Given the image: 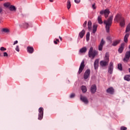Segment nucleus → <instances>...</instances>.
Segmentation results:
<instances>
[{
  "instance_id": "nucleus-1",
  "label": "nucleus",
  "mask_w": 130,
  "mask_h": 130,
  "mask_svg": "<svg viewBox=\"0 0 130 130\" xmlns=\"http://www.w3.org/2000/svg\"><path fill=\"white\" fill-rule=\"evenodd\" d=\"M113 20V16H110L107 20H104V24L106 25V31L107 33H109L110 32V27L112 25V21Z\"/></svg>"
},
{
  "instance_id": "nucleus-2",
  "label": "nucleus",
  "mask_w": 130,
  "mask_h": 130,
  "mask_svg": "<svg viewBox=\"0 0 130 130\" xmlns=\"http://www.w3.org/2000/svg\"><path fill=\"white\" fill-rule=\"evenodd\" d=\"M109 62V53H106L105 54L104 59L100 61V66H101V67H106V66H108Z\"/></svg>"
},
{
  "instance_id": "nucleus-3",
  "label": "nucleus",
  "mask_w": 130,
  "mask_h": 130,
  "mask_svg": "<svg viewBox=\"0 0 130 130\" xmlns=\"http://www.w3.org/2000/svg\"><path fill=\"white\" fill-rule=\"evenodd\" d=\"M98 54V51L93 50V47H91L88 51V56L91 59H94L95 56Z\"/></svg>"
},
{
  "instance_id": "nucleus-4",
  "label": "nucleus",
  "mask_w": 130,
  "mask_h": 130,
  "mask_svg": "<svg viewBox=\"0 0 130 130\" xmlns=\"http://www.w3.org/2000/svg\"><path fill=\"white\" fill-rule=\"evenodd\" d=\"M100 14L101 15H104L106 18H108L109 14H110V11L109 9H106L105 10H102L100 11Z\"/></svg>"
},
{
  "instance_id": "nucleus-5",
  "label": "nucleus",
  "mask_w": 130,
  "mask_h": 130,
  "mask_svg": "<svg viewBox=\"0 0 130 130\" xmlns=\"http://www.w3.org/2000/svg\"><path fill=\"white\" fill-rule=\"evenodd\" d=\"M108 72L109 74H110V75L112 74V73H113V62H111L110 63L108 69Z\"/></svg>"
},
{
  "instance_id": "nucleus-6",
  "label": "nucleus",
  "mask_w": 130,
  "mask_h": 130,
  "mask_svg": "<svg viewBox=\"0 0 130 130\" xmlns=\"http://www.w3.org/2000/svg\"><path fill=\"white\" fill-rule=\"evenodd\" d=\"M84 69H85V62L84 61H82L79 67L78 74H81V73L83 72Z\"/></svg>"
},
{
  "instance_id": "nucleus-7",
  "label": "nucleus",
  "mask_w": 130,
  "mask_h": 130,
  "mask_svg": "<svg viewBox=\"0 0 130 130\" xmlns=\"http://www.w3.org/2000/svg\"><path fill=\"white\" fill-rule=\"evenodd\" d=\"M130 57V51H127L125 53V57L123 58V61H128Z\"/></svg>"
},
{
  "instance_id": "nucleus-8",
  "label": "nucleus",
  "mask_w": 130,
  "mask_h": 130,
  "mask_svg": "<svg viewBox=\"0 0 130 130\" xmlns=\"http://www.w3.org/2000/svg\"><path fill=\"white\" fill-rule=\"evenodd\" d=\"M80 100L82 101L85 104H88L89 103V100L86 96H84L82 95H80Z\"/></svg>"
},
{
  "instance_id": "nucleus-9",
  "label": "nucleus",
  "mask_w": 130,
  "mask_h": 130,
  "mask_svg": "<svg viewBox=\"0 0 130 130\" xmlns=\"http://www.w3.org/2000/svg\"><path fill=\"white\" fill-rule=\"evenodd\" d=\"M97 90V86L96 85L93 84L90 87V91L91 94H95L96 93V91Z\"/></svg>"
},
{
  "instance_id": "nucleus-10",
  "label": "nucleus",
  "mask_w": 130,
  "mask_h": 130,
  "mask_svg": "<svg viewBox=\"0 0 130 130\" xmlns=\"http://www.w3.org/2000/svg\"><path fill=\"white\" fill-rule=\"evenodd\" d=\"M105 41L103 39H102L100 44L99 46V50L100 51H102L104 45L105 44Z\"/></svg>"
},
{
  "instance_id": "nucleus-11",
  "label": "nucleus",
  "mask_w": 130,
  "mask_h": 130,
  "mask_svg": "<svg viewBox=\"0 0 130 130\" xmlns=\"http://www.w3.org/2000/svg\"><path fill=\"white\" fill-rule=\"evenodd\" d=\"M90 73H91V71L90 70H87L84 75V78L85 80H87V79L90 77Z\"/></svg>"
},
{
  "instance_id": "nucleus-12",
  "label": "nucleus",
  "mask_w": 130,
  "mask_h": 130,
  "mask_svg": "<svg viewBox=\"0 0 130 130\" xmlns=\"http://www.w3.org/2000/svg\"><path fill=\"white\" fill-rule=\"evenodd\" d=\"M124 18L120 16L119 14H117L115 16L114 21H116V22H119L121 21V20H123Z\"/></svg>"
},
{
  "instance_id": "nucleus-13",
  "label": "nucleus",
  "mask_w": 130,
  "mask_h": 130,
  "mask_svg": "<svg viewBox=\"0 0 130 130\" xmlns=\"http://www.w3.org/2000/svg\"><path fill=\"white\" fill-rule=\"evenodd\" d=\"M99 67V59H96L95 60L94 62V68L95 70H98Z\"/></svg>"
},
{
  "instance_id": "nucleus-14",
  "label": "nucleus",
  "mask_w": 130,
  "mask_h": 130,
  "mask_svg": "<svg viewBox=\"0 0 130 130\" xmlns=\"http://www.w3.org/2000/svg\"><path fill=\"white\" fill-rule=\"evenodd\" d=\"M106 92L109 94H112L114 93V89L113 87H110L107 89Z\"/></svg>"
},
{
  "instance_id": "nucleus-15",
  "label": "nucleus",
  "mask_w": 130,
  "mask_h": 130,
  "mask_svg": "<svg viewBox=\"0 0 130 130\" xmlns=\"http://www.w3.org/2000/svg\"><path fill=\"white\" fill-rule=\"evenodd\" d=\"M124 48V43H122L119 48L118 49V51L119 53H122Z\"/></svg>"
},
{
  "instance_id": "nucleus-16",
  "label": "nucleus",
  "mask_w": 130,
  "mask_h": 130,
  "mask_svg": "<svg viewBox=\"0 0 130 130\" xmlns=\"http://www.w3.org/2000/svg\"><path fill=\"white\" fill-rule=\"evenodd\" d=\"M87 52V47H84L80 49L79 53H86Z\"/></svg>"
},
{
  "instance_id": "nucleus-17",
  "label": "nucleus",
  "mask_w": 130,
  "mask_h": 130,
  "mask_svg": "<svg viewBox=\"0 0 130 130\" xmlns=\"http://www.w3.org/2000/svg\"><path fill=\"white\" fill-rule=\"evenodd\" d=\"M86 33V31L85 30L83 29L79 34V36L80 37V38H83L84 37V36L85 35Z\"/></svg>"
},
{
  "instance_id": "nucleus-18",
  "label": "nucleus",
  "mask_w": 130,
  "mask_h": 130,
  "mask_svg": "<svg viewBox=\"0 0 130 130\" xmlns=\"http://www.w3.org/2000/svg\"><path fill=\"white\" fill-rule=\"evenodd\" d=\"M97 27H98L97 24H93L92 29L93 34H95V33H96V31H97Z\"/></svg>"
},
{
  "instance_id": "nucleus-19",
  "label": "nucleus",
  "mask_w": 130,
  "mask_h": 130,
  "mask_svg": "<svg viewBox=\"0 0 130 130\" xmlns=\"http://www.w3.org/2000/svg\"><path fill=\"white\" fill-rule=\"evenodd\" d=\"M10 11H11L12 12H16L17 9L16 8V7L13 5H11L9 7Z\"/></svg>"
},
{
  "instance_id": "nucleus-20",
  "label": "nucleus",
  "mask_w": 130,
  "mask_h": 130,
  "mask_svg": "<svg viewBox=\"0 0 130 130\" xmlns=\"http://www.w3.org/2000/svg\"><path fill=\"white\" fill-rule=\"evenodd\" d=\"M87 25L89 31H91L92 30V22L90 20L88 21Z\"/></svg>"
},
{
  "instance_id": "nucleus-21",
  "label": "nucleus",
  "mask_w": 130,
  "mask_h": 130,
  "mask_svg": "<svg viewBox=\"0 0 130 130\" xmlns=\"http://www.w3.org/2000/svg\"><path fill=\"white\" fill-rule=\"evenodd\" d=\"M71 7H72L71 1L70 0H68L67 3V8L68 10H70L71 9Z\"/></svg>"
},
{
  "instance_id": "nucleus-22",
  "label": "nucleus",
  "mask_w": 130,
  "mask_h": 130,
  "mask_svg": "<svg viewBox=\"0 0 130 130\" xmlns=\"http://www.w3.org/2000/svg\"><path fill=\"white\" fill-rule=\"evenodd\" d=\"M98 21L99 24H103V21H102V16L101 15L98 16Z\"/></svg>"
},
{
  "instance_id": "nucleus-23",
  "label": "nucleus",
  "mask_w": 130,
  "mask_h": 130,
  "mask_svg": "<svg viewBox=\"0 0 130 130\" xmlns=\"http://www.w3.org/2000/svg\"><path fill=\"white\" fill-rule=\"evenodd\" d=\"M81 89L83 92V93H86L87 92V87L85 86L82 85L81 87Z\"/></svg>"
},
{
  "instance_id": "nucleus-24",
  "label": "nucleus",
  "mask_w": 130,
  "mask_h": 130,
  "mask_svg": "<svg viewBox=\"0 0 130 130\" xmlns=\"http://www.w3.org/2000/svg\"><path fill=\"white\" fill-rule=\"evenodd\" d=\"M124 25H125V22L124 21V19L123 18L120 21V26L121 27L124 26Z\"/></svg>"
},
{
  "instance_id": "nucleus-25",
  "label": "nucleus",
  "mask_w": 130,
  "mask_h": 130,
  "mask_svg": "<svg viewBox=\"0 0 130 130\" xmlns=\"http://www.w3.org/2000/svg\"><path fill=\"white\" fill-rule=\"evenodd\" d=\"M128 36H129V34H128V33H127L125 35V36L124 37V42H126V43L127 42V41H128L127 39L128 38Z\"/></svg>"
},
{
  "instance_id": "nucleus-26",
  "label": "nucleus",
  "mask_w": 130,
  "mask_h": 130,
  "mask_svg": "<svg viewBox=\"0 0 130 130\" xmlns=\"http://www.w3.org/2000/svg\"><path fill=\"white\" fill-rule=\"evenodd\" d=\"M27 49L29 53H33V47H27Z\"/></svg>"
},
{
  "instance_id": "nucleus-27",
  "label": "nucleus",
  "mask_w": 130,
  "mask_h": 130,
  "mask_svg": "<svg viewBox=\"0 0 130 130\" xmlns=\"http://www.w3.org/2000/svg\"><path fill=\"white\" fill-rule=\"evenodd\" d=\"M124 80H125V81H130V75H126L124 77Z\"/></svg>"
},
{
  "instance_id": "nucleus-28",
  "label": "nucleus",
  "mask_w": 130,
  "mask_h": 130,
  "mask_svg": "<svg viewBox=\"0 0 130 130\" xmlns=\"http://www.w3.org/2000/svg\"><path fill=\"white\" fill-rule=\"evenodd\" d=\"M129 31H130V23H129L127 25V26L126 28L125 32H126V33H127V32H129Z\"/></svg>"
},
{
  "instance_id": "nucleus-29",
  "label": "nucleus",
  "mask_w": 130,
  "mask_h": 130,
  "mask_svg": "<svg viewBox=\"0 0 130 130\" xmlns=\"http://www.w3.org/2000/svg\"><path fill=\"white\" fill-rule=\"evenodd\" d=\"M119 41H115L112 43V45L113 46H116V45H117V44H119Z\"/></svg>"
},
{
  "instance_id": "nucleus-30",
  "label": "nucleus",
  "mask_w": 130,
  "mask_h": 130,
  "mask_svg": "<svg viewBox=\"0 0 130 130\" xmlns=\"http://www.w3.org/2000/svg\"><path fill=\"white\" fill-rule=\"evenodd\" d=\"M4 7H5V8H9V7H10V6H11V3H4Z\"/></svg>"
},
{
  "instance_id": "nucleus-31",
  "label": "nucleus",
  "mask_w": 130,
  "mask_h": 130,
  "mask_svg": "<svg viewBox=\"0 0 130 130\" xmlns=\"http://www.w3.org/2000/svg\"><path fill=\"white\" fill-rule=\"evenodd\" d=\"M2 32H4L5 33H9L10 32V30L7 28H3L2 29Z\"/></svg>"
},
{
  "instance_id": "nucleus-32",
  "label": "nucleus",
  "mask_w": 130,
  "mask_h": 130,
  "mask_svg": "<svg viewBox=\"0 0 130 130\" xmlns=\"http://www.w3.org/2000/svg\"><path fill=\"white\" fill-rule=\"evenodd\" d=\"M86 40L87 41H88V40H90V32H88L86 34Z\"/></svg>"
},
{
  "instance_id": "nucleus-33",
  "label": "nucleus",
  "mask_w": 130,
  "mask_h": 130,
  "mask_svg": "<svg viewBox=\"0 0 130 130\" xmlns=\"http://www.w3.org/2000/svg\"><path fill=\"white\" fill-rule=\"evenodd\" d=\"M43 111H44L43 108H40L39 109V112L41 114H43Z\"/></svg>"
},
{
  "instance_id": "nucleus-34",
  "label": "nucleus",
  "mask_w": 130,
  "mask_h": 130,
  "mask_svg": "<svg viewBox=\"0 0 130 130\" xmlns=\"http://www.w3.org/2000/svg\"><path fill=\"white\" fill-rule=\"evenodd\" d=\"M23 26L24 28H25V29H27V28H29V24H28L27 23H24L23 24Z\"/></svg>"
},
{
  "instance_id": "nucleus-35",
  "label": "nucleus",
  "mask_w": 130,
  "mask_h": 130,
  "mask_svg": "<svg viewBox=\"0 0 130 130\" xmlns=\"http://www.w3.org/2000/svg\"><path fill=\"white\" fill-rule=\"evenodd\" d=\"M118 69L119 71H122V67L121 66V63H119L118 64Z\"/></svg>"
},
{
  "instance_id": "nucleus-36",
  "label": "nucleus",
  "mask_w": 130,
  "mask_h": 130,
  "mask_svg": "<svg viewBox=\"0 0 130 130\" xmlns=\"http://www.w3.org/2000/svg\"><path fill=\"white\" fill-rule=\"evenodd\" d=\"M75 96H76V94L74 93H72L70 94V98H71V99H73V98H74Z\"/></svg>"
},
{
  "instance_id": "nucleus-37",
  "label": "nucleus",
  "mask_w": 130,
  "mask_h": 130,
  "mask_svg": "<svg viewBox=\"0 0 130 130\" xmlns=\"http://www.w3.org/2000/svg\"><path fill=\"white\" fill-rule=\"evenodd\" d=\"M43 118V114H39L38 119H39V120H41V119H42Z\"/></svg>"
},
{
  "instance_id": "nucleus-38",
  "label": "nucleus",
  "mask_w": 130,
  "mask_h": 130,
  "mask_svg": "<svg viewBox=\"0 0 130 130\" xmlns=\"http://www.w3.org/2000/svg\"><path fill=\"white\" fill-rule=\"evenodd\" d=\"M0 50H1V51H5L7 50V49L5 48L4 47H2L0 48Z\"/></svg>"
},
{
  "instance_id": "nucleus-39",
  "label": "nucleus",
  "mask_w": 130,
  "mask_h": 130,
  "mask_svg": "<svg viewBox=\"0 0 130 130\" xmlns=\"http://www.w3.org/2000/svg\"><path fill=\"white\" fill-rule=\"evenodd\" d=\"M120 129H121V130H126V129H127V128H126V127L122 126H121V127H120Z\"/></svg>"
},
{
  "instance_id": "nucleus-40",
  "label": "nucleus",
  "mask_w": 130,
  "mask_h": 130,
  "mask_svg": "<svg viewBox=\"0 0 130 130\" xmlns=\"http://www.w3.org/2000/svg\"><path fill=\"white\" fill-rule=\"evenodd\" d=\"M15 50H16V51H18V52H19V51H20V49L19 48V46H16Z\"/></svg>"
},
{
  "instance_id": "nucleus-41",
  "label": "nucleus",
  "mask_w": 130,
  "mask_h": 130,
  "mask_svg": "<svg viewBox=\"0 0 130 130\" xmlns=\"http://www.w3.org/2000/svg\"><path fill=\"white\" fill-rule=\"evenodd\" d=\"M86 26H87V21H85L84 22V23H83V27H84V28H85L86 27Z\"/></svg>"
},
{
  "instance_id": "nucleus-42",
  "label": "nucleus",
  "mask_w": 130,
  "mask_h": 130,
  "mask_svg": "<svg viewBox=\"0 0 130 130\" xmlns=\"http://www.w3.org/2000/svg\"><path fill=\"white\" fill-rule=\"evenodd\" d=\"M107 40H108L109 41H110V40H111V37H110V36H108L107 37Z\"/></svg>"
},
{
  "instance_id": "nucleus-43",
  "label": "nucleus",
  "mask_w": 130,
  "mask_h": 130,
  "mask_svg": "<svg viewBox=\"0 0 130 130\" xmlns=\"http://www.w3.org/2000/svg\"><path fill=\"white\" fill-rule=\"evenodd\" d=\"M80 2H81V0H75V3H76V4H79L80 3Z\"/></svg>"
},
{
  "instance_id": "nucleus-44",
  "label": "nucleus",
  "mask_w": 130,
  "mask_h": 130,
  "mask_svg": "<svg viewBox=\"0 0 130 130\" xmlns=\"http://www.w3.org/2000/svg\"><path fill=\"white\" fill-rule=\"evenodd\" d=\"M92 9H93V10H95L96 9V7H95V4H93L92 5Z\"/></svg>"
},
{
  "instance_id": "nucleus-45",
  "label": "nucleus",
  "mask_w": 130,
  "mask_h": 130,
  "mask_svg": "<svg viewBox=\"0 0 130 130\" xmlns=\"http://www.w3.org/2000/svg\"><path fill=\"white\" fill-rule=\"evenodd\" d=\"M8 53L7 52H4V56L6 57V56H8Z\"/></svg>"
},
{
  "instance_id": "nucleus-46",
  "label": "nucleus",
  "mask_w": 130,
  "mask_h": 130,
  "mask_svg": "<svg viewBox=\"0 0 130 130\" xmlns=\"http://www.w3.org/2000/svg\"><path fill=\"white\" fill-rule=\"evenodd\" d=\"M18 41H15L14 42L13 45H16V44H17Z\"/></svg>"
},
{
  "instance_id": "nucleus-47",
  "label": "nucleus",
  "mask_w": 130,
  "mask_h": 130,
  "mask_svg": "<svg viewBox=\"0 0 130 130\" xmlns=\"http://www.w3.org/2000/svg\"><path fill=\"white\" fill-rule=\"evenodd\" d=\"M3 13V8L2 7H0V14H2Z\"/></svg>"
},
{
  "instance_id": "nucleus-48",
  "label": "nucleus",
  "mask_w": 130,
  "mask_h": 130,
  "mask_svg": "<svg viewBox=\"0 0 130 130\" xmlns=\"http://www.w3.org/2000/svg\"><path fill=\"white\" fill-rule=\"evenodd\" d=\"M59 38L60 41H62V38H61V37L59 36Z\"/></svg>"
},
{
  "instance_id": "nucleus-49",
  "label": "nucleus",
  "mask_w": 130,
  "mask_h": 130,
  "mask_svg": "<svg viewBox=\"0 0 130 130\" xmlns=\"http://www.w3.org/2000/svg\"><path fill=\"white\" fill-rule=\"evenodd\" d=\"M54 44H57V42L56 41H54Z\"/></svg>"
},
{
  "instance_id": "nucleus-50",
  "label": "nucleus",
  "mask_w": 130,
  "mask_h": 130,
  "mask_svg": "<svg viewBox=\"0 0 130 130\" xmlns=\"http://www.w3.org/2000/svg\"><path fill=\"white\" fill-rule=\"evenodd\" d=\"M56 41L57 42H59V40H58V39H56Z\"/></svg>"
},
{
  "instance_id": "nucleus-51",
  "label": "nucleus",
  "mask_w": 130,
  "mask_h": 130,
  "mask_svg": "<svg viewBox=\"0 0 130 130\" xmlns=\"http://www.w3.org/2000/svg\"><path fill=\"white\" fill-rule=\"evenodd\" d=\"M49 1L50 2V3H53V0H49Z\"/></svg>"
},
{
  "instance_id": "nucleus-52",
  "label": "nucleus",
  "mask_w": 130,
  "mask_h": 130,
  "mask_svg": "<svg viewBox=\"0 0 130 130\" xmlns=\"http://www.w3.org/2000/svg\"><path fill=\"white\" fill-rule=\"evenodd\" d=\"M2 1H4V0H0V2H2Z\"/></svg>"
}]
</instances>
